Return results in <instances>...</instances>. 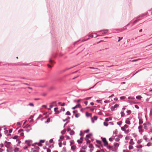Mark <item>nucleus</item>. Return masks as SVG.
Segmentation results:
<instances>
[{
	"label": "nucleus",
	"instance_id": "nucleus-14",
	"mask_svg": "<svg viewBox=\"0 0 152 152\" xmlns=\"http://www.w3.org/2000/svg\"><path fill=\"white\" fill-rule=\"evenodd\" d=\"M50 118H48L47 119V121L45 122V123H49L50 122Z\"/></svg>",
	"mask_w": 152,
	"mask_h": 152
},
{
	"label": "nucleus",
	"instance_id": "nucleus-11",
	"mask_svg": "<svg viewBox=\"0 0 152 152\" xmlns=\"http://www.w3.org/2000/svg\"><path fill=\"white\" fill-rule=\"evenodd\" d=\"M142 98V96H136V98L137 99H140Z\"/></svg>",
	"mask_w": 152,
	"mask_h": 152
},
{
	"label": "nucleus",
	"instance_id": "nucleus-55",
	"mask_svg": "<svg viewBox=\"0 0 152 152\" xmlns=\"http://www.w3.org/2000/svg\"><path fill=\"white\" fill-rule=\"evenodd\" d=\"M128 99H134V97H128Z\"/></svg>",
	"mask_w": 152,
	"mask_h": 152
},
{
	"label": "nucleus",
	"instance_id": "nucleus-13",
	"mask_svg": "<svg viewBox=\"0 0 152 152\" xmlns=\"http://www.w3.org/2000/svg\"><path fill=\"white\" fill-rule=\"evenodd\" d=\"M114 145L115 147H118L119 145V144L117 142H116L114 144Z\"/></svg>",
	"mask_w": 152,
	"mask_h": 152
},
{
	"label": "nucleus",
	"instance_id": "nucleus-15",
	"mask_svg": "<svg viewBox=\"0 0 152 152\" xmlns=\"http://www.w3.org/2000/svg\"><path fill=\"white\" fill-rule=\"evenodd\" d=\"M18 136L16 135V136H14L13 137H12L11 138H12V139H17L18 138Z\"/></svg>",
	"mask_w": 152,
	"mask_h": 152
},
{
	"label": "nucleus",
	"instance_id": "nucleus-7",
	"mask_svg": "<svg viewBox=\"0 0 152 152\" xmlns=\"http://www.w3.org/2000/svg\"><path fill=\"white\" fill-rule=\"evenodd\" d=\"M112 119L111 117H109V118H107L105 119V121H108L109 120H111Z\"/></svg>",
	"mask_w": 152,
	"mask_h": 152
},
{
	"label": "nucleus",
	"instance_id": "nucleus-23",
	"mask_svg": "<svg viewBox=\"0 0 152 152\" xmlns=\"http://www.w3.org/2000/svg\"><path fill=\"white\" fill-rule=\"evenodd\" d=\"M133 148V146L131 145H130L129 146V149H132Z\"/></svg>",
	"mask_w": 152,
	"mask_h": 152
},
{
	"label": "nucleus",
	"instance_id": "nucleus-39",
	"mask_svg": "<svg viewBox=\"0 0 152 152\" xmlns=\"http://www.w3.org/2000/svg\"><path fill=\"white\" fill-rule=\"evenodd\" d=\"M93 118L95 120H96L97 118V117L96 116H94L93 117Z\"/></svg>",
	"mask_w": 152,
	"mask_h": 152
},
{
	"label": "nucleus",
	"instance_id": "nucleus-41",
	"mask_svg": "<svg viewBox=\"0 0 152 152\" xmlns=\"http://www.w3.org/2000/svg\"><path fill=\"white\" fill-rule=\"evenodd\" d=\"M120 98L121 99H125L126 98V97L125 96H121L120 97Z\"/></svg>",
	"mask_w": 152,
	"mask_h": 152
},
{
	"label": "nucleus",
	"instance_id": "nucleus-12",
	"mask_svg": "<svg viewBox=\"0 0 152 152\" xmlns=\"http://www.w3.org/2000/svg\"><path fill=\"white\" fill-rule=\"evenodd\" d=\"M126 123L128 124H130V122L129 120H127L126 121Z\"/></svg>",
	"mask_w": 152,
	"mask_h": 152
},
{
	"label": "nucleus",
	"instance_id": "nucleus-40",
	"mask_svg": "<svg viewBox=\"0 0 152 152\" xmlns=\"http://www.w3.org/2000/svg\"><path fill=\"white\" fill-rule=\"evenodd\" d=\"M58 145H59V146L60 147H61L62 146V143L61 142H60L59 143Z\"/></svg>",
	"mask_w": 152,
	"mask_h": 152
},
{
	"label": "nucleus",
	"instance_id": "nucleus-47",
	"mask_svg": "<svg viewBox=\"0 0 152 152\" xmlns=\"http://www.w3.org/2000/svg\"><path fill=\"white\" fill-rule=\"evenodd\" d=\"M119 39L118 40V42H119L121 39H123V37L121 38L120 37H118Z\"/></svg>",
	"mask_w": 152,
	"mask_h": 152
},
{
	"label": "nucleus",
	"instance_id": "nucleus-29",
	"mask_svg": "<svg viewBox=\"0 0 152 152\" xmlns=\"http://www.w3.org/2000/svg\"><path fill=\"white\" fill-rule=\"evenodd\" d=\"M152 143L151 142H149L147 144V146H149L151 145Z\"/></svg>",
	"mask_w": 152,
	"mask_h": 152
},
{
	"label": "nucleus",
	"instance_id": "nucleus-46",
	"mask_svg": "<svg viewBox=\"0 0 152 152\" xmlns=\"http://www.w3.org/2000/svg\"><path fill=\"white\" fill-rule=\"evenodd\" d=\"M51 150L49 148H48L47 149V152H50Z\"/></svg>",
	"mask_w": 152,
	"mask_h": 152
},
{
	"label": "nucleus",
	"instance_id": "nucleus-49",
	"mask_svg": "<svg viewBox=\"0 0 152 152\" xmlns=\"http://www.w3.org/2000/svg\"><path fill=\"white\" fill-rule=\"evenodd\" d=\"M49 142H50V143H52V142H53V139H50V140Z\"/></svg>",
	"mask_w": 152,
	"mask_h": 152
},
{
	"label": "nucleus",
	"instance_id": "nucleus-25",
	"mask_svg": "<svg viewBox=\"0 0 152 152\" xmlns=\"http://www.w3.org/2000/svg\"><path fill=\"white\" fill-rule=\"evenodd\" d=\"M107 148H108L109 149H110L112 147L110 145H107Z\"/></svg>",
	"mask_w": 152,
	"mask_h": 152
},
{
	"label": "nucleus",
	"instance_id": "nucleus-43",
	"mask_svg": "<svg viewBox=\"0 0 152 152\" xmlns=\"http://www.w3.org/2000/svg\"><path fill=\"white\" fill-rule=\"evenodd\" d=\"M23 131V129H20L18 131V132L20 133Z\"/></svg>",
	"mask_w": 152,
	"mask_h": 152
},
{
	"label": "nucleus",
	"instance_id": "nucleus-53",
	"mask_svg": "<svg viewBox=\"0 0 152 152\" xmlns=\"http://www.w3.org/2000/svg\"><path fill=\"white\" fill-rule=\"evenodd\" d=\"M18 148H15V152H17V151H18Z\"/></svg>",
	"mask_w": 152,
	"mask_h": 152
},
{
	"label": "nucleus",
	"instance_id": "nucleus-28",
	"mask_svg": "<svg viewBox=\"0 0 152 152\" xmlns=\"http://www.w3.org/2000/svg\"><path fill=\"white\" fill-rule=\"evenodd\" d=\"M66 114L68 115H71L70 112L69 111L67 112L66 113Z\"/></svg>",
	"mask_w": 152,
	"mask_h": 152
},
{
	"label": "nucleus",
	"instance_id": "nucleus-36",
	"mask_svg": "<svg viewBox=\"0 0 152 152\" xmlns=\"http://www.w3.org/2000/svg\"><path fill=\"white\" fill-rule=\"evenodd\" d=\"M115 107H111V109L112 111H113L114 110Z\"/></svg>",
	"mask_w": 152,
	"mask_h": 152
},
{
	"label": "nucleus",
	"instance_id": "nucleus-22",
	"mask_svg": "<svg viewBox=\"0 0 152 152\" xmlns=\"http://www.w3.org/2000/svg\"><path fill=\"white\" fill-rule=\"evenodd\" d=\"M66 132V130L65 129H64V130H63V131H62L61 132V133L62 134H64Z\"/></svg>",
	"mask_w": 152,
	"mask_h": 152
},
{
	"label": "nucleus",
	"instance_id": "nucleus-63",
	"mask_svg": "<svg viewBox=\"0 0 152 152\" xmlns=\"http://www.w3.org/2000/svg\"><path fill=\"white\" fill-rule=\"evenodd\" d=\"M84 103L86 105H87V104L88 102L87 101L85 102Z\"/></svg>",
	"mask_w": 152,
	"mask_h": 152
},
{
	"label": "nucleus",
	"instance_id": "nucleus-61",
	"mask_svg": "<svg viewBox=\"0 0 152 152\" xmlns=\"http://www.w3.org/2000/svg\"><path fill=\"white\" fill-rule=\"evenodd\" d=\"M91 142V141L89 140H88L87 141V144H88V143H90Z\"/></svg>",
	"mask_w": 152,
	"mask_h": 152
},
{
	"label": "nucleus",
	"instance_id": "nucleus-50",
	"mask_svg": "<svg viewBox=\"0 0 152 152\" xmlns=\"http://www.w3.org/2000/svg\"><path fill=\"white\" fill-rule=\"evenodd\" d=\"M45 142V141L44 140H40V142L41 143H44Z\"/></svg>",
	"mask_w": 152,
	"mask_h": 152
},
{
	"label": "nucleus",
	"instance_id": "nucleus-8",
	"mask_svg": "<svg viewBox=\"0 0 152 152\" xmlns=\"http://www.w3.org/2000/svg\"><path fill=\"white\" fill-rule=\"evenodd\" d=\"M92 115L91 113H89L88 112H86V115L87 116H91Z\"/></svg>",
	"mask_w": 152,
	"mask_h": 152
},
{
	"label": "nucleus",
	"instance_id": "nucleus-56",
	"mask_svg": "<svg viewBox=\"0 0 152 152\" xmlns=\"http://www.w3.org/2000/svg\"><path fill=\"white\" fill-rule=\"evenodd\" d=\"M65 104L64 103H63L61 104V106H65Z\"/></svg>",
	"mask_w": 152,
	"mask_h": 152
},
{
	"label": "nucleus",
	"instance_id": "nucleus-38",
	"mask_svg": "<svg viewBox=\"0 0 152 152\" xmlns=\"http://www.w3.org/2000/svg\"><path fill=\"white\" fill-rule=\"evenodd\" d=\"M70 118L69 117H68L65 120H64V121H67Z\"/></svg>",
	"mask_w": 152,
	"mask_h": 152
},
{
	"label": "nucleus",
	"instance_id": "nucleus-16",
	"mask_svg": "<svg viewBox=\"0 0 152 152\" xmlns=\"http://www.w3.org/2000/svg\"><path fill=\"white\" fill-rule=\"evenodd\" d=\"M30 106H31V107H34V104L32 103H30L29 104H28Z\"/></svg>",
	"mask_w": 152,
	"mask_h": 152
},
{
	"label": "nucleus",
	"instance_id": "nucleus-35",
	"mask_svg": "<svg viewBox=\"0 0 152 152\" xmlns=\"http://www.w3.org/2000/svg\"><path fill=\"white\" fill-rule=\"evenodd\" d=\"M119 106V105L118 104H115L114 106V107H115V108H117V107H118Z\"/></svg>",
	"mask_w": 152,
	"mask_h": 152
},
{
	"label": "nucleus",
	"instance_id": "nucleus-27",
	"mask_svg": "<svg viewBox=\"0 0 152 152\" xmlns=\"http://www.w3.org/2000/svg\"><path fill=\"white\" fill-rule=\"evenodd\" d=\"M125 132V133H128V132H129V129H128V130H126L125 129V130H123Z\"/></svg>",
	"mask_w": 152,
	"mask_h": 152
},
{
	"label": "nucleus",
	"instance_id": "nucleus-42",
	"mask_svg": "<svg viewBox=\"0 0 152 152\" xmlns=\"http://www.w3.org/2000/svg\"><path fill=\"white\" fill-rule=\"evenodd\" d=\"M79 115L78 114H76L75 115V116L76 117V118H78L79 117Z\"/></svg>",
	"mask_w": 152,
	"mask_h": 152
},
{
	"label": "nucleus",
	"instance_id": "nucleus-2",
	"mask_svg": "<svg viewBox=\"0 0 152 152\" xmlns=\"http://www.w3.org/2000/svg\"><path fill=\"white\" fill-rule=\"evenodd\" d=\"M25 142L29 146L31 145V144L32 143L31 140H26Z\"/></svg>",
	"mask_w": 152,
	"mask_h": 152
},
{
	"label": "nucleus",
	"instance_id": "nucleus-59",
	"mask_svg": "<svg viewBox=\"0 0 152 152\" xmlns=\"http://www.w3.org/2000/svg\"><path fill=\"white\" fill-rule=\"evenodd\" d=\"M64 138V137L63 136H61L60 137V139H61L63 140Z\"/></svg>",
	"mask_w": 152,
	"mask_h": 152
},
{
	"label": "nucleus",
	"instance_id": "nucleus-17",
	"mask_svg": "<svg viewBox=\"0 0 152 152\" xmlns=\"http://www.w3.org/2000/svg\"><path fill=\"white\" fill-rule=\"evenodd\" d=\"M34 144H37L39 146H41L42 145L41 144V143L39 142L38 143H34Z\"/></svg>",
	"mask_w": 152,
	"mask_h": 152
},
{
	"label": "nucleus",
	"instance_id": "nucleus-58",
	"mask_svg": "<svg viewBox=\"0 0 152 152\" xmlns=\"http://www.w3.org/2000/svg\"><path fill=\"white\" fill-rule=\"evenodd\" d=\"M47 94L46 93H44L42 94V95L44 96H45Z\"/></svg>",
	"mask_w": 152,
	"mask_h": 152
},
{
	"label": "nucleus",
	"instance_id": "nucleus-62",
	"mask_svg": "<svg viewBox=\"0 0 152 152\" xmlns=\"http://www.w3.org/2000/svg\"><path fill=\"white\" fill-rule=\"evenodd\" d=\"M100 101H101L100 100H96V102L98 103H101V102H100Z\"/></svg>",
	"mask_w": 152,
	"mask_h": 152
},
{
	"label": "nucleus",
	"instance_id": "nucleus-54",
	"mask_svg": "<svg viewBox=\"0 0 152 152\" xmlns=\"http://www.w3.org/2000/svg\"><path fill=\"white\" fill-rule=\"evenodd\" d=\"M134 106H135V107L137 109H139V107H138V105H135Z\"/></svg>",
	"mask_w": 152,
	"mask_h": 152
},
{
	"label": "nucleus",
	"instance_id": "nucleus-1",
	"mask_svg": "<svg viewBox=\"0 0 152 152\" xmlns=\"http://www.w3.org/2000/svg\"><path fill=\"white\" fill-rule=\"evenodd\" d=\"M103 142L104 143V146H106L108 144L107 141L106 139L105 138L101 137Z\"/></svg>",
	"mask_w": 152,
	"mask_h": 152
},
{
	"label": "nucleus",
	"instance_id": "nucleus-45",
	"mask_svg": "<svg viewBox=\"0 0 152 152\" xmlns=\"http://www.w3.org/2000/svg\"><path fill=\"white\" fill-rule=\"evenodd\" d=\"M89 131V129H87L86 130H85L84 132L86 133H87Z\"/></svg>",
	"mask_w": 152,
	"mask_h": 152
},
{
	"label": "nucleus",
	"instance_id": "nucleus-31",
	"mask_svg": "<svg viewBox=\"0 0 152 152\" xmlns=\"http://www.w3.org/2000/svg\"><path fill=\"white\" fill-rule=\"evenodd\" d=\"M65 137H66V139L67 140H69L70 139V138H69V137L67 135H66L65 136Z\"/></svg>",
	"mask_w": 152,
	"mask_h": 152
},
{
	"label": "nucleus",
	"instance_id": "nucleus-4",
	"mask_svg": "<svg viewBox=\"0 0 152 152\" xmlns=\"http://www.w3.org/2000/svg\"><path fill=\"white\" fill-rule=\"evenodd\" d=\"M81 105L80 104H78L76 105L75 107H73L72 108V109L74 110L77 107H79V108H81Z\"/></svg>",
	"mask_w": 152,
	"mask_h": 152
},
{
	"label": "nucleus",
	"instance_id": "nucleus-3",
	"mask_svg": "<svg viewBox=\"0 0 152 152\" xmlns=\"http://www.w3.org/2000/svg\"><path fill=\"white\" fill-rule=\"evenodd\" d=\"M5 145L7 147H9L10 145L11 142H7L5 141Z\"/></svg>",
	"mask_w": 152,
	"mask_h": 152
},
{
	"label": "nucleus",
	"instance_id": "nucleus-33",
	"mask_svg": "<svg viewBox=\"0 0 152 152\" xmlns=\"http://www.w3.org/2000/svg\"><path fill=\"white\" fill-rule=\"evenodd\" d=\"M91 135V134H89L86 135V137H90Z\"/></svg>",
	"mask_w": 152,
	"mask_h": 152
},
{
	"label": "nucleus",
	"instance_id": "nucleus-60",
	"mask_svg": "<svg viewBox=\"0 0 152 152\" xmlns=\"http://www.w3.org/2000/svg\"><path fill=\"white\" fill-rule=\"evenodd\" d=\"M8 132V131L7 130H6L4 131V133L6 134Z\"/></svg>",
	"mask_w": 152,
	"mask_h": 152
},
{
	"label": "nucleus",
	"instance_id": "nucleus-52",
	"mask_svg": "<svg viewBox=\"0 0 152 152\" xmlns=\"http://www.w3.org/2000/svg\"><path fill=\"white\" fill-rule=\"evenodd\" d=\"M143 122V121L142 120H140L139 123L140 124H141Z\"/></svg>",
	"mask_w": 152,
	"mask_h": 152
},
{
	"label": "nucleus",
	"instance_id": "nucleus-37",
	"mask_svg": "<svg viewBox=\"0 0 152 152\" xmlns=\"http://www.w3.org/2000/svg\"><path fill=\"white\" fill-rule=\"evenodd\" d=\"M142 147V145H139L137 146V148H140Z\"/></svg>",
	"mask_w": 152,
	"mask_h": 152
},
{
	"label": "nucleus",
	"instance_id": "nucleus-21",
	"mask_svg": "<svg viewBox=\"0 0 152 152\" xmlns=\"http://www.w3.org/2000/svg\"><path fill=\"white\" fill-rule=\"evenodd\" d=\"M126 113L129 114H130L131 113V111L130 110H128L126 111Z\"/></svg>",
	"mask_w": 152,
	"mask_h": 152
},
{
	"label": "nucleus",
	"instance_id": "nucleus-26",
	"mask_svg": "<svg viewBox=\"0 0 152 152\" xmlns=\"http://www.w3.org/2000/svg\"><path fill=\"white\" fill-rule=\"evenodd\" d=\"M74 134V132L73 131H72L70 132V134L71 135H73Z\"/></svg>",
	"mask_w": 152,
	"mask_h": 152
},
{
	"label": "nucleus",
	"instance_id": "nucleus-24",
	"mask_svg": "<svg viewBox=\"0 0 152 152\" xmlns=\"http://www.w3.org/2000/svg\"><path fill=\"white\" fill-rule=\"evenodd\" d=\"M104 126H107L108 125V123L106 122H104Z\"/></svg>",
	"mask_w": 152,
	"mask_h": 152
},
{
	"label": "nucleus",
	"instance_id": "nucleus-32",
	"mask_svg": "<svg viewBox=\"0 0 152 152\" xmlns=\"http://www.w3.org/2000/svg\"><path fill=\"white\" fill-rule=\"evenodd\" d=\"M77 142L78 143H81L82 142V141L80 140H77Z\"/></svg>",
	"mask_w": 152,
	"mask_h": 152
},
{
	"label": "nucleus",
	"instance_id": "nucleus-6",
	"mask_svg": "<svg viewBox=\"0 0 152 152\" xmlns=\"http://www.w3.org/2000/svg\"><path fill=\"white\" fill-rule=\"evenodd\" d=\"M58 108L56 107L54 109V111L55 112V114H58L59 113V112L58 110Z\"/></svg>",
	"mask_w": 152,
	"mask_h": 152
},
{
	"label": "nucleus",
	"instance_id": "nucleus-34",
	"mask_svg": "<svg viewBox=\"0 0 152 152\" xmlns=\"http://www.w3.org/2000/svg\"><path fill=\"white\" fill-rule=\"evenodd\" d=\"M93 147V145L91 144H90L89 145V147L90 148H92Z\"/></svg>",
	"mask_w": 152,
	"mask_h": 152
},
{
	"label": "nucleus",
	"instance_id": "nucleus-19",
	"mask_svg": "<svg viewBox=\"0 0 152 152\" xmlns=\"http://www.w3.org/2000/svg\"><path fill=\"white\" fill-rule=\"evenodd\" d=\"M91 98H92L91 97L86 98L84 99V100H88L91 99Z\"/></svg>",
	"mask_w": 152,
	"mask_h": 152
},
{
	"label": "nucleus",
	"instance_id": "nucleus-18",
	"mask_svg": "<svg viewBox=\"0 0 152 152\" xmlns=\"http://www.w3.org/2000/svg\"><path fill=\"white\" fill-rule=\"evenodd\" d=\"M96 142L100 145L101 144L102 142L101 141L99 140H96Z\"/></svg>",
	"mask_w": 152,
	"mask_h": 152
},
{
	"label": "nucleus",
	"instance_id": "nucleus-20",
	"mask_svg": "<svg viewBox=\"0 0 152 152\" xmlns=\"http://www.w3.org/2000/svg\"><path fill=\"white\" fill-rule=\"evenodd\" d=\"M122 123V121H121L117 122V124L119 125H121Z\"/></svg>",
	"mask_w": 152,
	"mask_h": 152
},
{
	"label": "nucleus",
	"instance_id": "nucleus-48",
	"mask_svg": "<svg viewBox=\"0 0 152 152\" xmlns=\"http://www.w3.org/2000/svg\"><path fill=\"white\" fill-rule=\"evenodd\" d=\"M142 127V126L141 125H140V126L139 127H138V129H141Z\"/></svg>",
	"mask_w": 152,
	"mask_h": 152
},
{
	"label": "nucleus",
	"instance_id": "nucleus-30",
	"mask_svg": "<svg viewBox=\"0 0 152 152\" xmlns=\"http://www.w3.org/2000/svg\"><path fill=\"white\" fill-rule=\"evenodd\" d=\"M121 117H123L125 115V114L124 113V112H121Z\"/></svg>",
	"mask_w": 152,
	"mask_h": 152
},
{
	"label": "nucleus",
	"instance_id": "nucleus-57",
	"mask_svg": "<svg viewBox=\"0 0 152 152\" xmlns=\"http://www.w3.org/2000/svg\"><path fill=\"white\" fill-rule=\"evenodd\" d=\"M70 142L71 143V145L74 144V142L72 141H70Z\"/></svg>",
	"mask_w": 152,
	"mask_h": 152
},
{
	"label": "nucleus",
	"instance_id": "nucleus-5",
	"mask_svg": "<svg viewBox=\"0 0 152 152\" xmlns=\"http://www.w3.org/2000/svg\"><path fill=\"white\" fill-rule=\"evenodd\" d=\"M128 127V126L127 125L125 124L124 125V126L122 127H121V129L123 130H125V129H126V128H127Z\"/></svg>",
	"mask_w": 152,
	"mask_h": 152
},
{
	"label": "nucleus",
	"instance_id": "nucleus-64",
	"mask_svg": "<svg viewBox=\"0 0 152 152\" xmlns=\"http://www.w3.org/2000/svg\"><path fill=\"white\" fill-rule=\"evenodd\" d=\"M79 152H85V151L84 150H81Z\"/></svg>",
	"mask_w": 152,
	"mask_h": 152
},
{
	"label": "nucleus",
	"instance_id": "nucleus-51",
	"mask_svg": "<svg viewBox=\"0 0 152 152\" xmlns=\"http://www.w3.org/2000/svg\"><path fill=\"white\" fill-rule=\"evenodd\" d=\"M12 131V129H10L9 130V132L10 133H11Z\"/></svg>",
	"mask_w": 152,
	"mask_h": 152
},
{
	"label": "nucleus",
	"instance_id": "nucleus-10",
	"mask_svg": "<svg viewBox=\"0 0 152 152\" xmlns=\"http://www.w3.org/2000/svg\"><path fill=\"white\" fill-rule=\"evenodd\" d=\"M76 148L75 145H73L71 147V149L72 150H75Z\"/></svg>",
	"mask_w": 152,
	"mask_h": 152
},
{
	"label": "nucleus",
	"instance_id": "nucleus-44",
	"mask_svg": "<svg viewBox=\"0 0 152 152\" xmlns=\"http://www.w3.org/2000/svg\"><path fill=\"white\" fill-rule=\"evenodd\" d=\"M81 100L80 99H79L77 100V101L75 100L74 101V102H79Z\"/></svg>",
	"mask_w": 152,
	"mask_h": 152
},
{
	"label": "nucleus",
	"instance_id": "nucleus-9",
	"mask_svg": "<svg viewBox=\"0 0 152 152\" xmlns=\"http://www.w3.org/2000/svg\"><path fill=\"white\" fill-rule=\"evenodd\" d=\"M129 144L131 145H133L134 144V142L133 141V139H131L130 141L129 142Z\"/></svg>",
	"mask_w": 152,
	"mask_h": 152
}]
</instances>
